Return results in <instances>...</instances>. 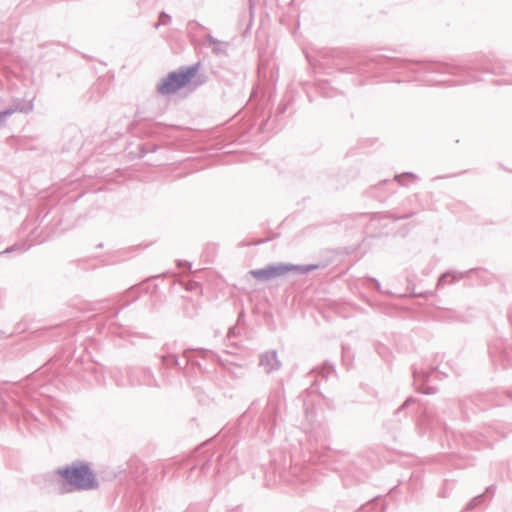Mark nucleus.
<instances>
[{"label":"nucleus","instance_id":"f257e3e1","mask_svg":"<svg viewBox=\"0 0 512 512\" xmlns=\"http://www.w3.org/2000/svg\"><path fill=\"white\" fill-rule=\"evenodd\" d=\"M58 474L74 489L89 490L97 487L92 471L85 464H74L60 469Z\"/></svg>","mask_w":512,"mask_h":512},{"label":"nucleus","instance_id":"f03ea898","mask_svg":"<svg viewBox=\"0 0 512 512\" xmlns=\"http://www.w3.org/2000/svg\"><path fill=\"white\" fill-rule=\"evenodd\" d=\"M317 265H309V266H295V265H272L263 269L252 270L249 274L259 280V281H268L276 277L283 276L291 271H298L300 273H308L312 270L317 269Z\"/></svg>","mask_w":512,"mask_h":512},{"label":"nucleus","instance_id":"7ed1b4c3","mask_svg":"<svg viewBox=\"0 0 512 512\" xmlns=\"http://www.w3.org/2000/svg\"><path fill=\"white\" fill-rule=\"evenodd\" d=\"M191 77L190 72L172 73L159 85L158 91L162 94L174 93L185 86Z\"/></svg>","mask_w":512,"mask_h":512},{"label":"nucleus","instance_id":"20e7f679","mask_svg":"<svg viewBox=\"0 0 512 512\" xmlns=\"http://www.w3.org/2000/svg\"><path fill=\"white\" fill-rule=\"evenodd\" d=\"M453 281V277L449 276V275H443L440 279H439V285H443L445 283H448V282H452Z\"/></svg>","mask_w":512,"mask_h":512}]
</instances>
